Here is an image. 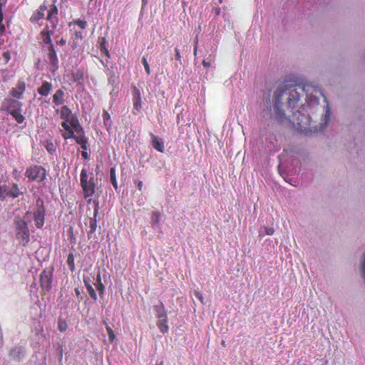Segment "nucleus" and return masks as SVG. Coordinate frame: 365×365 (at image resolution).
<instances>
[{
  "label": "nucleus",
  "instance_id": "bb28decb",
  "mask_svg": "<svg viewBox=\"0 0 365 365\" xmlns=\"http://www.w3.org/2000/svg\"><path fill=\"white\" fill-rule=\"evenodd\" d=\"M21 112V109L11 114L19 123H22L25 119Z\"/></svg>",
  "mask_w": 365,
  "mask_h": 365
},
{
  "label": "nucleus",
  "instance_id": "6e6d98bb",
  "mask_svg": "<svg viewBox=\"0 0 365 365\" xmlns=\"http://www.w3.org/2000/svg\"><path fill=\"white\" fill-rule=\"evenodd\" d=\"M76 294H79V292H78V290H77V289H76Z\"/></svg>",
  "mask_w": 365,
  "mask_h": 365
},
{
  "label": "nucleus",
  "instance_id": "9d476101",
  "mask_svg": "<svg viewBox=\"0 0 365 365\" xmlns=\"http://www.w3.org/2000/svg\"><path fill=\"white\" fill-rule=\"evenodd\" d=\"M57 14H58V10L56 6H53V8H52L48 12L46 19L48 20V21L50 24V25H48L49 28L51 27L52 29H54L58 24V20H57V16H56Z\"/></svg>",
  "mask_w": 365,
  "mask_h": 365
},
{
  "label": "nucleus",
  "instance_id": "ea45409f",
  "mask_svg": "<svg viewBox=\"0 0 365 365\" xmlns=\"http://www.w3.org/2000/svg\"><path fill=\"white\" fill-rule=\"evenodd\" d=\"M110 114L107 111H104L103 113V119L105 123H106V121L110 120Z\"/></svg>",
  "mask_w": 365,
  "mask_h": 365
},
{
  "label": "nucleus",
  "instance_id": "4c0bfd02",
  "mask_svg": "<svg viewBox=\"0 0 365 365\" xmlns=\"http://www.w3.org/2000/svg\"><path fill=\"white\" fill-rule=\"evenodd\" d=\"M76 25H78L81 29H84L87 26V22L86 21L78 20L75 22Z\"/></svg>",
  "mask_w": 365,
  "mask_h": 365
},
{
  "label": "nucleus",
  "instance_id": "0eeeda50",
  "mask_svg": "<svg viewBox=\"0 0 365 365\" xmlns=\"http://www.w3.org/2000/svg\"><path fill=\"white\" fill-rule=\"evenodd\" d=\"M53 268L44 269L40 276V283L41 288L48 292L52 287Z\"/></svg>",
  "mask_w": 365,
  "mask_h": 365
},
{
  "label": "nucleus",
  "instance_id": "5fc2aeb1",
  "mask_svg": "<svg viewBox=\"0 0 365 365\" xmlns=\"http://www.w3.org/2000/svg\"><path fill=\"white\" fill-rule=\"evenodd\" d=\"M64 133H66V135H69V134H68V131H66V130H65V132H64Z\"/></svg>",
  "mask_w": 365,
  "mask_h": 365
},
{
  "label": "nucleus",
  "instance_id": "864d4df0",
  "mask_svg": "<svg viewBox=\"0 0 365 365\" xmlns=\"http://www.w3.org/2000/svg\"><path fill=\"white\" fill-rule=\"evenodd\" d=\"M197 39L196 40V45L194 49V55H196L197 53Z\"/></svg>",
  "mask_w": 365,
  "mask_h": 365
},
{
  "label": "nucleus",
  "instance_id": "09e8293b",
  "mask_svg": "<svg viewBox=\"0 0 365 365\" xmlns=\"http://www.w3.org/2000/svg\"><path fill=\"white\" fill-rule=\"evenodd\" d=\"M58 43L61 44V45H65L66 44V40H64L63 38H61L59 41Z\"/></svg>",
  "mask_w": 365,
  "mask_h": 365
},
{
  "label": "nucleus",
  "instance_id": "a211bd4d",
  "mask_svg": "<svg viewBox=\"0 0 365 365\" xmlns=\"http://www.w3.org/2000/svg\"><path fill=\"white\" fill-rule=\"evenodd\" d=\"M68 122L70 124V127L71 126L73 128V130L74 132H76V133H83V128L81 127L78 122V120L76 117L72 116L71 118H69Z\"/></svg>",
  "mask_w": 365,
  "mask_h": 365
},
{
  "label": "nucleus",
  "instance_id": "f704fd0d",
  "mask_svg": "<svg viewBox=\"0 0 365 365\" xmlns=\"http://www.w3.org/2000/svg\"><path fill=\"white\" fill-rule=\"evenodd\" d=\"M106 331H107V333H108V339L110 341V342H113L115 338V335L114 334V331H113V329L108 325H106Z\"/></svg>",
  "mask_w": 365,
  "mask_h": 365
},
{
  "label": "nucleus",
  "instance_id": "e433bc0d",
  "mask_svg": "<svg viewBox=\"0 0 365 365\" xmlns=\"http://www.w3.org/2000/svg\"><path fill=\"white\" fill-rule=\"evenodd\" d=\"M142 62H143V64L144 66V68H145V70L147 74L150 75V69L149 64H148L145 57L143 58Z\"/></svg>",
  "mask_w": 365,
  "mask_h": 365
},
{
  "label": "nucleus",
  "instance_id": "2f4dec72",
  "mask_svg": "<svg viewBox=\"0 0 365 365\" xmlns=\"http://www.w3.org/2000/svg\"><path fill=\"white\" fill-rule=\"evenodd\" d=\"M96 280H97V286H96L97 289L98 290L100 294H101L103 293V291H104V285L101 282L100 274H98Z\"/></svg>",
  "mask_w": 365,
  "mask_h": 365
},
{
  "label": "nucleus",
  "instance_id": "8fccbe9b",
  "mask_svg": "<svg viewBox=\"0 0 365 365\" xmlns=\"http://www.w3.org/2000/svg\"><path fill=\"white\" fill-rule=\"evenodd\" d=\"M86 143H84L83 144H81V148L83 149L84 150H86L87 149Z\"/></svg>",
  "mask_w": 365,
  "mask_h": 365
},
{
  "label": "nucleus",
  "instance_id": "7c9ffc66",
  "mask_svg": "<svg viewBox=\"0 0 365 365\" xmlns=\"http://www.w3.org/2000/svg\"><path fill=\"white\" fill-rule=\"evenodd\" d=\"M99 41H100V48H101V51L104 52L105 54L107 56H109L108 51V49L105 46L106 41V38L104 37H102V38H99Z\"/></svg>",
  "mask_w": 365,
  "mask_h": 365
},
{
  "label": "nucleus",
  "instance_id": "c85d7f7f",
  "mask_svg": "<svg viewBox=\"0 0 365 365\" xmlns=\"http://www.w3.org/2000/svg\"><path fill=\"white\" fill-rule=\"evenodd\" d=\"M72 138H74L76 140V142L79 145L83 144L84 143H87V140L83 135V132L81 133H77L76 135H74V137H73Z\"/></svg>",
  "mask_w": 365,
  "mask_h": 365
},
{
  "label": "nucleus",
  "instance_id": "c756f323",
  "mask_svg": "<svg viewBox=\"0 0 365 365\" xmlns=\"http://www.w3.org/2000/svg\"><path fill=\"white\" fill-rule=\"evenodd\" d=\"M67 264L72 272L75 270L74 256L73 253L68 254Z\"/></svg>",
  "mask_w": 365,
  "mask_h": 365
},
{
  "label": "nucleus",
  "instance_id": "2eb2a0df",
  "mask_svg": "<svg viewBox=\"0 0 365 365\" xmlns=\"http://www.w3.org/2000/svg\"><path fill=\"white\" fill-rule=\"evenodd\" d=\"M52 90V84L48 81H44L42 85L38 88V93L43 96L49 95Z\"/></svg>",
  "mask_w": 365,
  "mask_h": 365
},
{
  "label": "nucleus",
  "instance_id": "b1692460",
  "mask_svg": "<svg viewBox=\"0 0 365 365\" xmlns=\"http://www.w3.org/2000/svg\"><path fill=\"white\" fill-rule=\"evenodd\" d=\"M23 353V349L21 347H15L13 349L11 352L10 355L14 358L16 359H20V355Z\"/></svg>",
  "mask_w": 365,
  "mask_h": 365
},
{
  "label": "nucleus",
  "instance_id": "ddd939ff",
  "mask_svg": "<svg viewBox=\"0 0 365 365\" xmlns=\"http://www.w3.org/2000/svg\"><path fill=\"white\" fill-rule=\"evenodd\" d=\"M6 103V109L10 114L21 109V103L16 100L9 99Z\"/></svg>",
  "mask_w": 365,
  "mask_h": 365
},
{
  "label": "nucleus",
  "instance_id": "9b49d317",
  "mask_svg": "<svg viewBox=\"0 0 365 365\" xmlns=\"http://www.w3.org/2000/svg\"><path fill=\"white\" fill-rule=\"evenodd\" d=\"M150 137L153 147L158 152L163 153L165 150L164 141L153 133H150Z\"/></svg>",
  "mask_w": 365,
  "mask_h": 365
},
{
  "label": "nucleus",
  "instance_id": "603ef678",
  "mask_svg": "<svg viewBox=\"0 0 365 365\" xmlns=\"http://www.w3.org/2000/svg\"><path fill=\"white\" fill-rule=\"evenodd\" d=\"M147 0H142V6L144 7L147 4Z\"/></svg>",
  "mask_w": 365,
  "mask_h": 365
},
{
  "label": "nucleus",
  "instance_id": "f8f14e48",
  "mask_svg": "<svg viewBox=\"0 0 365 365\" xmlns=\"http://www.w3.org/2000/svg\"><path fill=\"white\" fill-rule=\"evenodd\" d=\"M26 89V86L24 81H19L15 88H13L11 94L16 98H20Z\"/></svg>",
  "mask_w": 365,
  "mask_h": 365
},
{
  "label": "nucleus",
  "instance_id": "a18cd8bd",
  "mask_svg": "<svg viewBox=\"0 0 365 365\" xmlns=\"http://www.w3.org/2000/svg\"><path fill=\"white\" fill-rule=\"evenodd\" d=\"M5 31V26L4 25L1 23H0V35L2 34Z\"/></svg>",
  "mask_w": 365,
  "mask_h": 365
},
{
  "label": "nucleus",
  "instance_id": "1a4fd4ad",
  "mask_svg": "<svg viewBox=\"0 0 365 365\" xmlns=\"http://www.w3.org/2000/svg\"><path fill=\"white\" fill-rule=\"evenodd\" d=\"M133 98V113L137 115L142 108L141 95L140 91L135 88Z\"/></svg>",
  "mask_w": 365,
  "mask_h": 365
},
{
  "label": "nucleus",
  "instance_id": "37998d69",
  "mask_svg": "<svg viewBox=\"0 0 365 365\" xmlns=\"http://www.w3.org/2000/svg\"><path fill=\"white\" fill-rule=\"evenodd\" d=\"M3 57L5 59L6 63H7L11 58L9 52V51L4 52L3 53Z\"/></svg>",
  "mask_w": 365,
  "mask_h": 365
},
{
  "label": "nucleus",
  "instance_id": "473e14b6",
  "mask_svg": "<svg viewBox=\"0 0 365 365\" xmlns=\"http://www.w3.org/2000/svg\"><path fill=\"white\" fill-rule=\"evenodd\" d=\"M67 323L65 320L60 319L58 322V330L61 332L65 331L67 329Z\"/></svg>",
  "mask_w": 365,
  "mask_h": 365
},
{
  "label": "nucleus",
  "instance_id": "58836bf2",
  "mask_svg": "<svg viewBox=\"0 0 365 365\" xmlns=\"http://www.w3.org/2000/svg\"><path fill=\"white\" fill-rule=\"evenodd\" d=\"M195 296L197 299H199L202 303H204V302H203V296H202L201 292H200L199 291H195Z\"/></svg>",
  "mask_w": 365,
  "mask_h": 365
},
{
  "label": "nucleus",
  "instance_id": "20e7f679",
  "mask_svg": "<svg viewBox=\"0 0 365 365\" xmlns=\"http://www.w3.org/2000/svg\"><path fill=\"white\" fill-rule=\"evenodd\" d=\"M80 177L81 185L83 188L85 197L93 196L97 187L96 184V180L94 178V177H91L88 180V175L85 169L81 170Z\"/></svg>",
  "mask_w": 365,
  "mask_h": 365
},
{
  "label": "nucleus",
  "instance_id": "a19ab883",
  "mask_svg": "<svg viewBox=\"0 0 365 365\" xmlns=\"http://www.w3.org/2000/svg\"><path fill=\"white\" fill-rule=\"evenodd\" d=\"M264 230L267 235H272L274 232L272 227H264Z\"/></svg>",
  "mask_w": 365,
  "mask_h": 365
},
{
  "label": "nucleus",
  "instance_id": "79ce46f5",
  "mask_svg": "<svg viewBox=\"0 0 365 365\" xmlns=\"http://www.w3.org/2000/svg\"><path fill=\"white\" fill-rule=\"evenodd\" d=\"M211 61H212L211 58L210 59L207 58V59L203 60V61H202L203 66L205 67H210L211 66Z\"/></svg>",
  "mask_w": 365,
  "mask_h": 365
},
{
  "label": "nucleus",
  "instance_id": "f257e3e1",
  "mask_svg": "<svg viewBox=\"0 0 365 365\" xmlns=\"http://www.w3.org/2000/svg\"><path fill=\"white\" fill-rule=\"evenodd\" d=\"M306 95V104L303 105V110L307 108L311 110L315 106L319 105V97L322 96V92L319 88L312 83H305L303 86H283L277 89L274 92V116L279 122L288 120L284 110L282 108L283 101H287L288 106L294 108L299 102L302 95Z\"/></svg>",
  "mask_w": 365,
  "mask_h": 365
},
{
  "label": "nucleus",
  "instance_id": "cd10ccee",
  "mask_svg": "<svg viewBox=\"0 0 365 365\" xmlns=\"http://www.w3.org/2000/svg\"><path fill=\"white\" fill-rule=\"evenodd\" d=\"M9 194H10L14 198L18 197L21 194V192L19 191L17 184L13 185Z\"/></svg>",
  "mask_w": 365,
  "mask_h": 365
},
{
  "label": "nucleus",
  "instance_id": "f03ea898",
  "mask_svg": "<svg viewBox=\"0 0 365 365\" xmlns=\"http://www.w3.org/2000/svg\"><path fill=\"white\" fill-rule=\"evenodd\" d=\"M326 105L323 107L315 106L312 110L307 108L305 110H297L293 113L292 118L287 117V122H280L284 124L292 125L297 131L307 134L312 131H321L324 130L330 120V108L324 98Z\"/></svg>",
  "mask_w": 365,
  "mask_h": 365
},
{
  "label": "nucleus",
  "instance_id": "4d7b16f0",
  "mask_svg": "<svg viewBox=\"0 0 365 365\" xmlns=\"http://www.w3.org/2000/svg\"><path fill=\"white\" fill-rule=\"evenodd\" d=\"M158 365H163V361H161Z\"/></svg>",
  "mask_w": 365,
  "mask_h": 365
},
{
  "label": "nucleus",
  "instance_id": "a878e982",
  "mask_svg": "<svg viewBox=\"0 0 365 365\" xmlns=\"http://www.w3.org/2000/svg\"><path fill=\"white\" fill-rule=\"evenodd\" d=\"M110 182H111L113 186L116 190L118 188V184H117L116 177H115V170L114 168H112L110 170Z\"/></svg>",
  "mask_w": 365,
  "mask_h": 365
},
{
  "label": "nucleus",
  "instance_id": "dca6fc26",
  "mask_svg": "<svg viewBox=\"0 0 365 365\" xmlns=\"http://www.w3.org/2000/svg\"><path fill=\"white\" fill-rule=\"evenodd\" d=\"M53 102L56 106H60L64 103V92L62 89L57 90L53 94Z\"/></svg>",
  "mask_w": 365,
  "mask_h": 365
},
{
  "label": "nucleus",
  "instance_id": "c9c22d12",
  "mask_svg": "<svg viewBox=\"0 0 365 365\" xmlns=\"http://www.w3.org/2000/svg\"><path fill=\"white\" fill-rule=\"evenodd\" d=\"M8 194L7 188L5 186H0V200H4Z\"/></svg>",
  "mask_w": 365,
  "mask_h": 365
},
{
  "label": "nucleus",
  "instance_id": "3c124183",
  "mask_svg": "<svg viewBox=\"0 0 365 365\" xmlns=\"http://www.w3.org/2000/svg\"><path fill=\"white\" fill-rule=\"evenodd\" d=\"M52 147H53L52 144H51V145H48V147H47L48 151L51 152L53 150Z\"/></svg>",
  "mask_w": 365,
  "mask_h": 365
},
{
  "label": "nucleus",
  "instance_id": "4468645a",
  "mask_svg": "<svg viewBox=\"0 0 365 365\" xmlns=\"http://www.w3.org/2000/svg\"><path fill=\"white\" fill-rule=\"evenodd\" d=\"M97 215H98V208L96 207L95 209L93 217H90L88 219V221H89V228H90V230L88 232V237H91V235L93 234L96 232V227H97L96 217H97Z\"/></svg>",
  "mask_w": 365,
  "mask_h": 365
},
{
  "label": "nucleus",
  "instance_id": "423d86ee",
  "mask_svg": "<svg viewBox=\"0 0 365 365\" xmlns=\"http://www.w3.org/2000/svg\"><path fill=\"white\" fill-rule=\"evenodd\" d=\"M36 210L34 213V217L36 225L38 228H41L44 224L45 209L43 207V201L38 198L36 202Z\"/></svg>",
  "mask_w": 365,
  "mask_h": 365
},
{
  "label": "nucleus",
  "instance_id": "39448f33",
  "mask_svg": "<svg viewBox=\"0 0 365 365\" xmlns=\"http://www.w3.org/2000/svg\"><path fill=\"white\" fill-rule=\"evenodd\" d=\"M25 175L31 181L42 182L46 178V171L41 166L34 165L26 169Z\"/></svg>",
  "mask_w": 365,
  "mask_h": 365
},
{
  "label": "nucleus",
  "instance_id": "49530a36",
  "mask_svg": "<svg viewBox=\"0 0 365 365\" xmlns=\"http://www.w3.org/2000/svg\"><path fill=\"white\" fill-rule=\"evenodd\" d=\"M137 186H138V190H141L142 187H143V182L140 180L138 181Z\"/></svg>",
  "mask_w": 365,
  "mask_h": 365
},
{
  "label": "nucleus",
  "instance_id": "7ed1b4c3",
  "mask_svg": "<svg viewBox=\"0 0 365 365\" xmlns=\"http://www.w3.org/2000/svg\"><path fill=\"white\" fill-rule=\"evenodd\" d=\"M31 212H27L23 218L16 217L14 220L16 238L24 246H26L30 240L28 223L31 221Z\"/></svg>",
  "mask_w": 365,
  "mask_h": 365
},
{
  "label": "nucleus",
  "instance_id": "5701e85b",
  "mask_svg": "<svg viewBox=\"0 0 365 365\" xmlns=\"http://www.w3.org/2000/svg\"><path fill=\"white\" fill-rule=\"evenodd\" d=\"M52 31L49 30V26L46 25L44 30L41 32L42 40L45 43H51V34Z\"/></svg>",
  "mask_w": 365,
  "mask_h": 365
},
{
  "label": "nucleus",
  "instance_id": "6e6552de",
  "mask_svg": "<svg viewBox=\"0 0 365 365\" xmlns=\"http://www.w3.org/2000/svg\"><path fill=\"white\" fill-rule=\"evenodd\" d=\"M48 60L51 67V71L53 72L57 70L58 68V59L53 44H51L48 48Z\"/></svg>",
  "mask_w": 365,
  "mask_h": 365
},
{
  "label": "nucleus",
  "instance_id": "412c9836",
  "mask_svg": "<svg viewBox=\"0 0 365 365\" xmlns=\"http://www.w3.org/2000/svg\"><path fill=\"white\" fill-rule=\"evenodd\" d=\"M60 115L61 118L64 120H68L73 116L71 109L67 106H63L61 108Z\"/></svg>",
  "mask_w": 365,
  "mask_h": 365
},
{
  "label": "nucleus",
  "instance_id": "c03bdc74",
  "mask_svg": "<svg viewBox=\"0 0 365 365\" xmlns=\"http://www.w3.org/2000/svg\"><path fill=\"white\" fill-rule=\"evenodd\" d=\"M175 58H176V59L180 62L181 61V56H180V53L179 49L176 48L175 49Z\"/></svg>",
  "mask_w": 365,
  "mask_h": 365
},
{
  "label": "nucleus",
  "instance_id": "6ab92c4d",
  "mask_svg": "<svg viewBox=\"0 0 365 365\" xmlns=\"http://www.w3.org/2000/svg\"><path fill=\"white\" fill-rule=\"evenodd\" d=\"M154 310L158 319H165L168 317L165 307L162 302H160L159 305L154 306Z\"/></svg>",
  "mask_w": 365,
  "mask_h": 365
},
{
  "label": "nucleus",
  "instance_id": "aec40b11",
  "mask_svg": "<svg viewBox=\"0 0 365 365\" xmlns=\"http://www.w3.org/2000/svg\"><path fill=\"white\" fill-rule=\"evenodd\" d=\"M161 218V214L160 212H153L151 215L150 224L153 229L159 228V223Z\"/></svg>",
  "mask_w": 365,
  "mask_h": 365
},
{
  "label": "nucleus",
  "instance_id": "f3484780",
  "mask_svg": "<svg viewBox=\"0 0 365 365\" xmlns=\"http://www.w3.org/2000/svg\"><path fill=\"white\" fill-rule=\"evenodd\" d=\"M62 128L68 131V135H66V133H62V136L64 139H68L74 137V131L71 128L68 120H64L61 123Z\"/></svg>",
  "mask_w": 365,
  "mask_h": 365
},
{
  "label": "nucleus",
  "instance_id": "393cba45",
  "mask_svg": "<svg viewBox=\"0 0 365 365\" xmlns=\"http://www.w3.org/2000/svg\"><path fill=\"white\" fill-rule=\"evenodd\" d=\"M46 10H47L46 6H41L39 8V10L37 11V13L33 16V18L36 19V20H39L40 19H42L44 16L45 11Z\"/></svg>",
  "mask_w": 365,
  "mask_h": 365
},
{
  "label": "nucleus",
  "instance_id": "4be33fe9",
  "mask_svg": "<svg viewBox=\"0 0 365 365\" xmlns=\"http://www.w3.org/2000/svg\"><path fill=\"white\" fill-rule=\"evenodd\" d=\"M157 326L160 332L165 334L168 331L169 327L168 325V317L165 319H160L158 320Z\"/></svg>",
  "mask_w": 365,
  "mask_h": 365
},
{
  "label": "nucleus",
  "instance_id": "de8ad7c7",
  "mask_svg": "<svg viewBox=\"0 0 365 365\" xmlns=\"http://www.w3.org/2000/svg\"><path fill=\"white\" fill-rule=\"evenodd\" d=\"M81 155L83 157V158H85V159H87L88 158V154L86 151L82 152Z\"/></svg>",
  "mask_w": 365,
  "mask_h": 365
},
{
  "label": "nucleus",
  "instance_id": "72a5a7b5",
  "mask_svg": "<svg viewBox=\"0 0 365 365\" xmlns=\"http://www.w3.org/2000/svg\"><path fill=\"white\" fill-rule=\"evenodd\" d=\"M86 289H87V291H88V294H90L91 297L93 298L96 301L97 299V295H96V291L93 288V287L88 284H86Z\"/></svg>",
  "mask_w": 365,
  "mask_h": 365
}]
</instances>
